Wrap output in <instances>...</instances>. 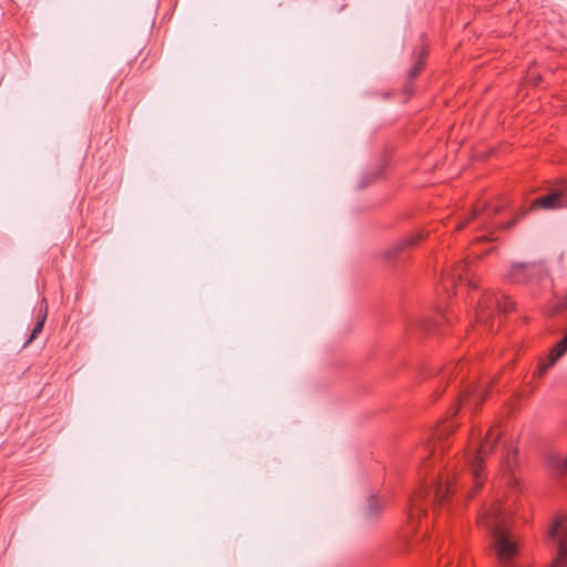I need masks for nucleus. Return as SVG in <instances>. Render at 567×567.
Here are the masks:
<instances>
[{
	"label": "nucleus",
	"instance_id": "nucleus-1",
	"mask_svg": "<svg viewBox=\"0 0 567 567\" xmlns=\"http://www.w3.org/2000/svg\"><path fill=\"white\" fill-rule=\"evenodd\" d=\"M499 437V432L496 433L494 429H489L478 449L467 455V472L460 477L447 478L445 484L439 481L422 484L420 489L410 498L409 520L411 527H414L415 522L426 512L427 505L443 504L445 498L458 485L464 486L471 483L472 486L466 492V497H474L486 480L485 458L495 451Z\"/></svg>",
	"mask_w": 567,
	"mask_h": 567
},
{
	"label": "nucleus",
	"instance_id": "nucleus-2",
	"mask_svg": "<svg viewBox=\"0 0 567 567\" xmlns=\"http://www.w3.org/2000/svg\"><path fill=\"white\" fill-rule=\"evenodd\" d=\"M480 523L484 525L492 534L494 548L498 560L505 565L516 554V543L511 539L507 528V516L501 504H493L480 517Z\"/></svg>",
	"mask_w": 567,
	"mask_h": 567
},
{
	"label": "nucleus",
	"instance_id": "nucleus-3",
	"mask_svg": "<svg viewBox=\"0 0 567 567\" xmlns=\"http://www.w3.org/2000/svg\"><path fill=\"white\" fill-rule=\"evenodd\" d=\"M514 308V302L507 297L486 291L481 297L476 308V319L488 329H492L491 320L495 313L508 312Z\"/></svg>",
	"mask_w": 567,
	"mask_h": 567
},
{
	"label": "nucleus",
	"instance_id": "nucleus-4",
	"mask_svg": "<svg viewBox=\"0 0 567 567\" xmlns=\"http://www.w3.org/2000/svg\"><path fill=\"white\" fill-rule=\"evenodd\" d=\"M429 236L426 231H419L416 234H410L402 239L398 240L392 246L388 247L380 252V258L386 262H393L399 260L402 255L410 248L417 246L422 240Z\"/></svg>",
	"mask_w": 567,
	"mask_h": 567
},
{
	"label": "nucleus",
	"instance_id": "nucleus-5",
	"mask_svg": "<svg viewBox=\"0 0 567 567\" xmlns=\"http://www.w3.org/2000/svg\"><path fill=\"white\" fill-rule=\"evenodd\" d=\"M548 534L558 542V557L551 567H567V518L557 517Z\"/></svg>",
	"mask_w": 567,
	"mask_h": 567
},
{
	"label": "nucleus",
	"instance_id": "nucleus-6",
	"mask_svg": "<svg viewBox=\"0 0 567 567\" xmlns=\"http://www.w3.org/2000/svg\"><path fill=\"white\" fill-rule=\"evenodd\" d=\"M442 281L446 290L450 289V287L455 288L457 282H464L471 288H476L470 266L465 261L457 262L449 274H444Z\"/></svg>",
	"mask_w": 567,
	"mask_h": 567
},
{
	"label": "nucleus",
	"instance_id": "nucleus-7",
	"mask_svg": "<svg viewBox=\"0 0 567 567\" xmlns=\"http://www.w3.org/2000/svg\"><path fill=\"white\" fill-rule=\"evenodd\" d=\"M544 271L545 269L542 264H515L506 276L514 282H524L534 277H542Z\"/></svg>",
	"mask_w": 567,
	"mask_h": 567
},
{
	"label": "nucleus",
	"instance_id": "nucleus-8",
	"mask_svg": "<svg viewBox=\"0 0 567 567\" xmlns=\"http://www.w3.org/2000/svg\"><path fill=\"white\" fill-rule=\"evenodd\" d=\"M487 390L477 384L468 385L464 392L458 396V403L453 409V415H455L461 405L468 406L473 410L478 409L480 404L484 401Z\"/></svg>",
	"mask_w": 567,
	"mask_h": 567
},
{
	"label": "nucleus",
	"instance_id": "nucleus-9",
	"mask_svg": "<svg viewBox=\"0 0 567 567\" xmlns=\"http://www.w3.org/2000/svg\"><path fill=\"white\" fill-rule=\"evenodd\" d=\"M565 195V189H556L550 194L538 197L533 200L532 208H545L553 209L559 208L563 206V197Z\"/></svg>",
	"mask_w": 567,
	"mask_h": 567
},
{
	"label": "nucleus",
	"instance_id": "nucleus-10",
	"mask_svg": "<svg viewBox=\"0 0 567 567\" xmlns=\"http://www.w3.org/2000/svg\"><path fill=\"white\" fill-rule=\"evenodd\" d=\"M567 351V341H565V339L560 340L556 347L553 349L551 353H550V357H549V362L548 363H545L543 364L540 368H539V371H538V374L542 375L546 372V370L553 365L561 355L565 354V352Z\"/></svg>",
	"mask_w": 567,
	"mask_h": 567
},
{
	"label": "nucleus",
	"instance_id": "nucleus-11",
	"mask_svg": "<svg viewBox=\"0 0 567 567\" xmlns=\"http://www.w3.org/2000/svg\"><path fill=\"white\" fill-rule=\"evenodd\" d=\"M47 312H48V306H47V303H44V306L40 308L38 321L34 326V328L32 329L30 337L24 342L23 347L29 346L38 337V334L42 331L45 319H47Z\"/></svg>",
	"mask_w": 567,
	"mask_h": 567
},
{
	"label": "nucleus",
	"instance_id": "nucleus-12",
	"mask_svg": "<svg viewBox=\"0 0 567 567\" xmlns=\"http://www.w3.org/2000/svg\"><path fill=\"white\" fill-rule=\"evenodd\" d=\"M518 449L514 447L512 451L507 453L505 460L503 462V471L509 474H513L515 468L518 467Z\"/></svg>",
	"mask_w": 567,
	"mask_h": 567
},
{
	"label": "nucleus",
	"instance_id": "nucleus-13",
	"mask_svg": "<svg viewBox=\"0 0 567 567\" xmlns=\"http://www.w3.org/2000/svg\"><path fill=\"white\" fill-rule=\"evenodd\" d=\"M382 508H383V504L381 503V501L374 496H371L368 501L365 515L369 518H374L380 515V513L382 512Z\"/></svg>",
	"mask_w": 567,
	"mask_h": 567
},
{
	"label": "nucleus",
	"instance_id": "nucleus-14",
	"mask_svg": "<svg viewBox=\"0 0 567 567\" xmlns=\"http://www.w3.org/2000/svg\"><path fill=\"white\" fill-rule=\"evenodd\" d=\"M486 208H487V204H483L482 207L473 208V210L470 213L467 218L465 220L458 223V225L456 226V230H462L470 221L477 218L484 210H486Z\"/></svg>",
	"mask_w": 567,
	"mask_h": 567
},
{
	"label": "nucleus",
	"instance_id": "nucleus-15",
	"mask_svg": "<svg viewBox=\"0 0 567 567\" xmlns=\"http://www.w3.org/2000/svg\"><path fill=\"white\" fill-rule=\"evenodd\" d=\"M551 466L558 472L564 473L567 471V457L555 455L550 458Z\"/></svg>",
	"mask_w": 567,
	"mask_h": 567
},
{
	"label": "nucleus",
	"instance_id": "nucleus-16",
	"mask_svg": "<svg viewBox=\"0 0 567 567\" xmlns=\"http://www.w3.org/2000/svg\"><path fill=\"white\" fill-rule=\"evenodd\" d=\"M426 54H427V51H426V49L423 48L421 58L414 63V65L412 66V69L409 72V78L411 80L416 78L419 75V73L421 72V70L423 69L424 62H423L422 58L425 56Z\"/></svg>",
	"mask_w": 567,
	"mask_h": 567
},
{
	"label": "nucleus",
	"instance_id": "nucleus-17",
	"mask_svg": "<svg viewBox=\"0 0 567 567\" xmlns=\"http://www.w3.org/2000/svg\"><path fill=\"white\" fill-rule=\"evenodd\" d=\"M526 210L517 214L516 216H514L511 220L506 221V223H503V224H499L497 225V228L499 230H508L511 229L512 227H514L525 215H526Z\"/></svg>",
	"mask_w": 567,
	"mask_h": 567
},
{
	"label": "nucleus",
	"instance_id": "nucleus-18",
	"mask_svg": "<svg viewBox=\"0 0 567 567\" xmlns=\"http://www.w3.org/2000/svg\"><path fill=\"white\" fill-rule=\"evenodd\" d=\"M455 429H456V425H454L452 423H443L436 430V435L437 436L449 435V434L453 433L455 431Z\"/></svg>",
	"mask_w": 567,
	"mask_h": 567
},
{
	"label": "nucleus",
	"instance_id": "nucleus-19",
	"mask_svg": "<svg viewBox=\"0 0 567 567\" xmlns=\"http://www.w3.org/2000/svg\"><path fill=\"white\" fill-rule=\"evenodd\" d=\"M503 209H504V206H503V205H497V206H495V207L493 208V213H492V216L489 217V219H488V220H485V221L482 224V226H481L482 230H487V229H488V227H489V221H491V219H492L494 216H496V215L501 214V213L503 212Z\"/></svg>",
	"mask_w": 567,
	"mask_h": 567
},
{
	"label": "nucleus",
	"instance_id": "nucleus-20",
	"mask_svg": "<svg viewBox=\"0 0 567 567\" xmlns=\"http://www.w3.org/2000/svg\"><path fill=\"white\" fill-rule=\"evenodd\" d=\"M563 309H567V291L563 298V300L559 302V305L557 306V311H560Z\"/></svg>",
	"mask_w": 567,
	"mask_h": 567
},
{
	"label": "nucleus",
	"instance_id": "nucleus-21",
	"mask_svg": "<svg viewBox=\"0 0 567 567\" xmlns=\"http://www.w3.org/2000/svg\"><path fill=\"white\" fill-rule=\"evenodd\" d=\"M423 328H424L426 331H432V323H431V322H427V321H424V322H423Z\"/></svg>",
	"mask_w": 567,
	"mask_h": 567
},
{
	"label": "nucleus",
	"instance_id": "nucleus-22",
	"mask_svg": "<svg viewBox=\"0 0 567 567\" xmlns=\"http://www.w3.org/2000/svg\"><path fill=\"white\" fill-rule=\"evenodd\" d=\"M445 565L447 566L450 564V558H446V559H443V558H440V565Z\"/></svg>",
	"mask_w": 567,
	"mask_h": 567
},
{
	"label": "nucleus",
	"instance_id": "nucleus-23",
	"mask_svg": "<svg viewBox=\"0 0 567 567\" xmlns=\"http://www.w3.org/2000/svg\"><path fill=\"white\" fill-rule=\"evenodd\" d=\"M480 239H482V240H488V239H489V237H487V236H483V237H481Z\"/></svg>",
	"mask_w": 567,
	"mask_h": 567
}]
</instances>
